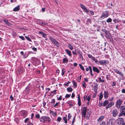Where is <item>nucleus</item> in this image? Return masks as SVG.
I'll return each mask as SVG.
<instances>
[{
	"mask_svg": "<svg viewBox=\"0 0 125 125\" xmlns=\"http://www.w3.org/2000/svg\"><path fill=\"white\" fill-rule=\"evenodd\" d=\"M20 5H19L17 6L16 7V11H18L20 9Z\"/></svg>",
	"mask_w": 125,
	"mask_h": 125,
	"instance_id": "nucleus-38",
	"label": "nucleus"
},
{
	"mask_svg": "<svg viewBox=\"0 0 125 125\" xmlns=\"http://www.w3.org/2000/svg\"><path fill=\"white\" fill-rule=\"evenodd\" d=\"M68 62V60L66 58H64L63 60V63H65L67 62Z\"/></svg>",
	"mask_w": 125,
	"mask_h": 125,
	"instance_id": "nucleus-29",
	"label": "nucleus"
},
{
	"mask_svg": "<svg viewBox=\"0 0 125 125\" xmlns=\"http://www.w3.org/2000/svg\"><path fill=\"white\" fill-rule=\"evenodd\" d=\"M82 86L84 88H86V83L84 81L82 82Z\"/></svg>",
	"mask_w": 125,
	"mask_h": 125,
	"instance_id": "nucleus-32",
	"label": "nucleus"
},
{
	"mask_svg": "<svg viewBox=\"0 0 125 125\" xmlns=\"http://www.w3.org/2000/svg\"><path fill=\"white\" fill-rule=\"evenodd\" d=\"M91 96V95H89L88 96L87 98H86V99L88 101V102L87 103V104L88 105H89V102L91 99V98L90 97Z\"/></svg>",
	"mask_w": 125,
	"mask_h": 125,
	"instance_id": "nucleus-14",
	"label": "nucleus"
},
{
	"mask_svg": "<svg viewBox=\"0 0 125 125\" xmlns=\"http://www.w3.org/2000/svg\"><path fill=\"white\" fill-rule=\"evenodd\" d=\"M80 5L81 8L83 10L84 9V8L85 7V6L84 5L82 4H80Z\"/></svg>",
	"mask_w": 125,
	"mask_h": 125,
	"instance_id": "nucleus-36",
	"label": "nucleus"
},
{
	"mask_svg": "<svg viewBox=\"0 0 125 125\" xmlns=\"http://www.w3.org/2000/svg\"><path fill=\"white\" fill-rule=\"evenodd\" d=\"M116 85V83L115 82V81H114L113 82V84L112 85V86H115Z\"/></svg>",
	"mask_w": 125,
	"mask_h": 125,
	"instance_id": "nucleus-61",
	"label": "nucleus"
},
{
	"mask_svg": "<svg viewBox=\"0 0 125 125\" xmlns=\"http://www.w3.org/2000/svg\"><path fill=\"white\" fill-rule=\"evenodd\" d=\"M105 122L103 121H102L100 124V125H105Z\"/></svg>",
	"mask_w": 125,
	"mask_h": 125,
	"instance_id": "nucleus-46",
	"label": "nucleus"
},
{
	"mask_svg": "<svg viewBox=\"0 0 125 125\" xmlns=\"http://www.w3.org/2000/svg\"><path fill=\"white\" fill-rule=\"evenodd\" d=\"M25 38L28 40L30 42L31 41V39L28 37L27 36H25Z\"/></svg>",
	"mask_w": 125,
	"mask_h": 125,
	"instance_id": "nucleus-37",
	"label": "nucleus"
},
{
	"mask_svg": "<svg viewBox=\"0 0 125 125\" xmlns=\"http://www.w3.org/2000/svg\"><path fill=\"white\" fill-rule=\"evenodd\" d=\"M123 101V100L121 99H118L117 100L116 103V106L119 109L120 108Z\"/></svg>",
	"mask_w": 125,
	"mask_h": 125,
	"instance_id": "nucleus-4",
	"label": "nucleus"
},
{
	"mask_svg": "<svg viewBox=\"0 0 125 125\" xmlns=\"http://www.w3.org/2000/svg\"><path fill=\"white\" fill-rule=\"evenodd\" d=\"M88 56L89 58H90L91 59L92 58V57H93V56L92 55L89 54H88Z\"/></svg>",
	"mask_w": 125,
	"mask_h": 125,
	"instance_id": "nucleus-56",
	"label": "nucleus"
},
{
	"mask_svg": "<svg viewBox=\"0 0 125 125\" xmlns=\"http://www.w3.org/2000/svg\"><path fill=\"white\" fill-rule=\"evenodd\" d=\"M104 118V116L102 115L99 117L98 120V121H101Z\"/></svg>",
	"mask_w": 125,
	"mask_h": 125,
	"instance_id": "nucleus-19",
	"label": "nucleus"
},
{
	"mask_svg": "<svg viewBox=\"0 0 125 125\" xmlns=\"http://www.w3.org/2000/svg\"><path fill=\"white\" fill-rule=\"evenodd\" d=\"M102 31L103 32H105V33L107 31L106 30H105V29H102Z\"/></svg>",
	"mask_w": 125,
	"mask_h": 125,
	"instance_id": "nucleus-64",
	"label": "nucleus"
},
{
	"mask_svg": "<svg viewBox=\"0 0 125 125\" xmlns=\"http://www.w3.org/2000/svg\"><path fill=\"white\" fill-rule=\"evenodd\" d=\"M87 107H84L83 109V111L82 112V115L84 117H85L86 114L87 113Z\"/></svg>",
	"mask_w": 125,
	"mask_h": 125,
	"instance_id": "nucleus-5",
	"label": "nucleus"
},
{
	"mask_svg": "<svg viewBox=\"0 0 125 125\" xmlns=\"http://www.w3.org/2000/svg\"><path fill=\"white\" fill-rule=\"evenodd\" d=\"M113 122L111 121H109L107 122V125H112Z\"/></svg>",
	"mask_w": 125,
	"mask_h": 125,
	"instance_id": "nucleus-25",
	"label": "nucleus"
},
{
	"mask_svg": "<svg viewBox=\"0 0 125 125\" xmlns=\"http://www.w3.org/2000/svg\"><path fill=\"white\" fill-rule=\"evenodd\" d=\"M114 104L113 102H111L109 104H108V105L105 107V108L107 110L108 108L111 107Z\"/></svg>",
	"mask_w": 125,
	"mask_h": 125,
	"instance_id": "nucleus-8",
	"label": "nucleus"
},
{
	"mask_svg": "<svg viewBox=\"0 0 125 125\" xmlns=\"http://www.w3.org/2000/svg\"><path fill=\"white\" fill-rule=\"evenodd\" d=\"M103 94L102 92L100 93V96L99 97V100H101L103 97Z\"/></svg>",
	"mask_w": 125,
	"mask_h": 125,
	"instance_id": "nucleus-23",
	"label": "nucleus"
},
{
	"mask_svg": "<svg viewBox=\"0 0 125 125\" xmlns=\"http://www.w3.org/2000/svg\"><path fill=\"white\" fill-rule=\"evenodd\" d=\"M83 10L87 13L89 12V10L86 8V7Z\"/></svg>",
	"mask_w": 125,
	"mask_h": 125,
	"instance_id": "nucleus-40",
	"label": "nucleus"
},
{
	"mask_svg": "<svg viewBox=\"0 0 125 125\" xmlns=\"http://www.w3.org/2000/svg\"><path fill=\"white\" fill-rule=\"evenodd\" d=\"M79 65L80 68L83 71H84V69L82 65L81 64H79Z\"/></svg>",
	"mask_w": 125,
	"mask_h": 125,
	"instance_id": "nucleus-34",
	"label": "nucleus"
},
{
	"mask_svg": "<svg viewBox=\"0 0 125 125\" xmlns=\"http://www.w3.org/2000/svg\"><path fill=\"white\" fill-rule=\"evenodd\" d=\"M61 118L60 117H58L57 119V121L58 122H60L61 120Z\"/></svg>",
	"mask_w": 125,
	"mask_h": 125,
	"instance_id": "nucleus-51",
	"label": "nucleus"
},
{
	"mask_svg": "<svg viewBox=\"0 0 125 125\" xmlns=\"http://www.w3.org/2000/svg\"><path fill=\"white\" fill-rule=\"evenodd\" d=\"M112 20L110 18H109L106 20V22L108 23L111 22L112 21Z\"/></svg>",
	"mask_w": 125,
	"mask_h": 125,
	"instance_id": "nucleus-28",
	"label": "nucleus"
},
{
	"mask_svg": "<svg viewBox=\"0 0 125 125\" xmlns=\"http://www.w3.org/2000/svg\"><path fill=\"white\" fill-rule=\"evenodd\" d=\"M90 14L92 15H94V12H93V11L90 10Z\"/></svg>",
	"mask_w": 125,
	"mask_h": 125,
	"instance_id": "nucleus-60",
	"label": "nucleus"
},
{
	"mask_svg": "<svg viewBox=\"0 0 125 125\" xmlns=\"http://www.w3.org/2000/svg\"><path fill=\"white\" fill-rule=\"evenodd\" d=\"M32 49L34 52H37V49L36 48L33 47L32 48Z\"/></svg>",
	"mask_w": 125,
	"mask_h": 125,
	"instance_id": "nucleus-52",
	"label": "nucleus"
},
{
	"mask_svg": "<svg viewBox=\"0 0 125 125\" xmlns=\"http://www.w3.org/2000/svg\"><path fill=\"white\" fill-rule=\"evenodd\" d=\"M19 37L22 40H25L24 37L23 36H19Z\"/></svg>",
	"mask_w": 125,
	"mask_h": 125,
	"instance_id": "nucleus-57",
	"label": "nucleus"
},
{
	"mask_svg": "<svg viewBox=\"0 0 125 125\" xmlns=\"http://www.w3.org/2000/svg\"><path fill=\"white\" fill-rule=\"evenodd\" d=\"M65 69L63 68L62 70V76H63L65 73Z\"/></svg>",
	"mask_w": 125,
	"mask_h": 125,
	"instance_id": "nucleus-30",
	"label": "nucleus"
},
{
	"mask_svg": "<svg viewBox=\"0 0 125 125\" xmlns=\"http://www.w3.org/2000/svg\"><path fill=\"white\" fill-rule=\"evenodd\" d=\"M123 121L124 119L123 118H119L117 120V122L118 123L121 124V123H122V124L124 122Z\"/></svg>",
	"mask_w": 125,
	"mask_h": 125,
	"instance_id": "nucleus-7",
	"label": "nucleus"
},
{
	"mask_svg": "<svg viewBox=\"0 0 125 125\" xmlns=\"http://www.w3.org/2000/svg\"><path fill=\"white\" fill-rule=\"evenodd\" d=\"M94 61L95 63L97 64H99V62H98V60L96 59H95V60Z\"/></svg>",
	"mask_w": 125,
	"mask_h": 125,
	"instance_id": "nucleus-48",
	"label": "nucleus"
},
{
	"mask_svg": "<svg viewBox=\"0 0 125 125\" xmlns=\"http://www.w3.org/2000/svg\"><path fill=\"white\" fill-rule=\"evenodd\" d=\"M55 102V99H52V102H51V103H53V104H54Z\"/></svg>",
	"mask_w": 125,
	"mask_h": 125,
	"instance_id": "nucleus-62",
	"label": "nucleus"
},
{
	"mask_svg": "<svg viewBox=\"0 0 125 125\" xmlns=\"http://www.w3.org/2000/svg\"><path fill=\"white\" fill-rule=\"evenodd\" d=\"M97 86V85L96 84L93 87V90H94L95 92H96L97 91V89H98Z\"/></svg>",
	"mask_w": 125,
	"mask_h": 125,
	"instance_id": "nucleus-15",
	"label": "nucleus"
},
{
	"mask_svg": "<svg viewBox=\"0 0 125 125\" xmlns=\"http://www.w3.org/2000/svg\"><path fill=\"white\" fill-rule=\"evenodd\" d=\"M65 51L69 56H71L72 54L71 51L68 49H66L65 50Z\"/></svg>",
	"mask_w": 125,
	"mask_h": 125,
	"instance_id": "nucleus-18",
	"label": "nucleus"
},
{
	"mask_svg": "<svg viewBox=\"0 0 125 125\" xmlns=\"http://www.w3.org/2000/svg\"><path fill=\"white\" fill-rule=\"evenodd\" d=\"M91 20L89 19H88L86 21V24L88 25L89 24H91Z\"/></svg>",
	"mask_w": 125,
	"mask_h": 125,
	"instance_id": "nucleus-20",
	"label": "nucleus"
},
{
	"mask_svg": "<svg viewBox=\"0 0 125 125\" xmlns=\"http://www.w3.org/2000/svg\"><path fill=\"white\" fill-rule=\"evenodd\" d=\"M71 83V82H70L68 81V82L67 83H66L65 84H64V85H65V86L66 85V86H68V85L69 84V83Z\"/></svg>",
	"mask_w": 125,
	"mask_h": 125,
	"instance_id": "nucleus-59",
	"label": "nucleus"
},
{
	"mask_svg": "<svg viewBox=\"0 0 125 125\" xmlns=\"http://www.w3.org/2000/svg\"><path fill=\"white\" fill-rule=\"evenodd\" d=\"M98 79L99 80V82H102V83H103L104 82V80H102L101 77L98 78Z\"/></svg>",
	"mask_w": 125,
	"mask_h": 125,
	"instance_id": "nucleus-27",
	"label": "nucleus"
},
{
	"mask_svg": "<svg viewBox=\"0 0 125 125\" xmlns=\"http://www.w3.org/2000/svg\"><path fill=\"white\" fill-rule=\"evenodd\" d=\"M27 112L26 111H22L21 112V115L23 117H25L27 115Z\"/></svg>",
	"mask_w": 125,
	"mask_h": 125,
	"instance_id": "nucleus-11",
	"label": "nucleus"
},
{
	"mask_svg": "<svg viewBox=\"0 0 125 125\" xmlns=\"http://www.w3.org/2000/svg\"><path fill=\"white\" fill-rule=\"evenodd\" d=\"M75 116H74V118H73V121L72 122V125H74V122L75 120Z\"/></svg>",
	"mask_w": 125,
	"mask_h": 125,
	"instance_id": "nucleus-41",
	"label": "nucleus"
},
{
	"mask_svg": "<svg viewBox=\"0 0 125 125\" xmlns=\"http://www.w3.org/2000/svg\"><path fill=\"white\" fill-rule=\"evenodd\" d=\"M72 82L73 83V85L75 86V87H76L77 86V83L74 80H73L72 81Z\"/></svg>",
	"mask_w": 125,
	"mask_h": 125,
	"instance_id": "nucleus-26",
	"label": "nucleus"
},
{
	"mask_svg": "<svg viewBox=\"0 0 125 125\" xmlns=\"http://www.w3.org/2000/svg\"><path fill=\"white\" fill-rule=\"evenodd\" d=\"M108 93L106 91H104V96L105 98H107L108 97Z\"/></svg>",
	"mask_w": 125,
	"mask_h": 125,
	"instance_id": "nucleus-13",
	"label": "nucleus"
},
{
	"mask_svg": "<svg viewBox=\"0 0 125 125\" xmlns=\"http://www.w3.org/2000/svg\"><path fill=\"white\" fill-rule=\"evenodd\" d=\"M68 47L71 50H72L73 49V47L70 44H69L68 45Z\"/></svg>",
	"mask_w": 125,
	"mask_h": 125,
	"instance_id": "nucleus-31",
	"label": "nucleus"
},
{
	"mask_svg": "<svg viewBox=\"0 0 125 125\" xmlns=\"http://www.w3.org/2000/svg\"><path fill=\"white\" fill-rule=\"evenodd\" d=\"M113 21L114 22V23H115L116 22H119L118 20L116 19H115L113 20Z\"/></svg>",
	"mask_w": 125,
	"mask_h": 125,
	"instance_id": "nucleus-39",
	"label": "nucleus"
},
{
	"mask_svg": "<svg viewBox=\"0 0 125 125\" xmlns=\"http://www.w3.org/2000/svg\"><path fill=\"white\" fill-rule=\"evenodd\" d=\"M121 111L122 113L125 111V106H122L120 108Z\"/></svg>",
	"mask_w": 125,
	"mask_h": 125,
	"instance_id": "nucleus-17",
	"label": "nucleus"
},
{
	"mask_svg": "<svg viewBox=\"0 0 125 125\" xmlns=\"http://www.w3.org/2000/svg\"><path fill=\"white\" fill-rule=\"evenodd\" d=\"M89 68L90 72V74L92 76H93V74L92 73V68L90 66H89Z\"/></svg>",
	"mask_w": 125,
	"mask_h": 125,
	"instance_id": "nucleus-22",
	"label": "nucleus"
},
{
	"mask_svg": "<svg viewBox=\"0 0 125 125\" xmlns=\"http://www.w3.org/2000/svg\"><path fill=\"white\" fill-rule=\"evenodd\" d=\"M3 21L7 25H9L10 24V23L8 22V21L5 19H4L3 20Z\"/></svg>",
	"mask_w": 125,
	"mask_h": 125,
	"instance_id": "nucleus-21",
	"label": "nucleus"
},
{
	"mask_svg": "<svg viewBox=\"0 0 125 125\" xmlns=\"http://www.w3.org/2000/svg\"><path fill=\"white\" fill-rule=\"evenodd\" d=\"M78 104L79 106L81 105V99L80 98V96L79 94H78Z\"/></svg>",
	"mask_w": 125,
	"mask_h": 125,
	"instance_id": "nucleus-12",
	"label": "nucleus"
},
{
	"mask_svg": "<svg viewBox=\"0 0 125 125\" xmlns=\"http://www.w3.org/2000/svg\"><path fill=\"white\" fill-rule=\"evenodd\" d=\"M71 96V94H66L65 96V97L66 98H69Z\"/></svg>",
	"mask_w": 125,
	"mask_h": 125,
	"instance_id": "nucleus-47",
	"label": "nucleus"
},
{
	"mask_svg": "<svg viewBox=\"0 0 125 125\" xmlns=\"http://www.w3.org/2000/svg\"><path fill=\"white\" fill-rule=\"evenodd\" d=\"M113 116L114 117L116 116L118 114V112L117 109H114L112 112Z\"/></svg>",
	"mask_w": 125,
	"mask_h": 125,
	"instance_id": "nucleus-6",
	"label": "nucleus"
},
{
	"mask_svg": "<svg viewBox=\"0 0 125 125\" xmlns=\"http://www.w3.org/2000/svg\"><path fill=\"white\" fill-rule=\"evenodd\" d=\"M79 57H80V58H81V60H83V57L82 54L79 55Z\"/></svg>",
	"mask_w": 125,
	"mask_h": 125,
	"instance_id": "nucleus-55",
	"label": "nucleus"
},
{
	"mask_svg": "<svg viewBox=\"0 0 125 125\" xmlns=\"http://www.w3.org/2000/svg\"><path fill=\"white\" fill-rule=\"evenodd\" d=\"M40 120L41 122L43 123L47 121L49 122L51 120V119L49 117L46 116H43L40 118Z\"/></svg>",
	"mask_w": 125,
	"mask_h": 125,
	"instance_id": "nucleus-1",
	"label": "nucleus"
},
{
	"mask_svg": "<svg viewBox=\"0 0 125 125\" xmlns=\"http://www.w3.org/2000/svg\"><path fill=\"white\" fill-rule=\"evenodd\" d=\"M99 63L102 65H105V63H108V61H107L101 60L99 61Z\"/></svg>",
	"mask_w": 125,
	"mask_h": 125,
	"instance_id": "nucleus-9",
	"label": "nucleus"
},
{
	"mask_svg": "<svg viewBox=\"0 0 125 125\" xmlns=\"http://www.w3.org/2000/svg\"><path fill=\"white\" fill-rule=\"evenodd\" d=\"M110 76L109 75H107L106 76V78L108 80L110 79Z\"/></svg>",
	"mask_w": 125,
	"mask_h": 125,
	"instance_id": "nucleus-54",
	"label": "nucleus"
},
{
	"mask_svg": "<svg viewBox=\"0 0 125 125\" xmlns=\"http://www.w3.org/2000/svg\"><path fill=\"white\" fill-rule=\"evenodd\" d=\"M105 34L106 35H107V36H106V37H108V38H109V36H110V33L109 31H107L106 33H105Z\"/></svg>",
	"mask_w": 125,
	"mask_h": 125,
	"instance_id": "nucleus-35",
	"label": "nucleus"
},
{
	"mask_svg": "<svg viewBox=\"0 0 125 125\" xmlns=\"http://www.w3.org/2000/svg\"><path fill=\"white\" fill-rule=\"evenodd\" d=\"M93 70L94 72H96L97 73H99V70L96 67L93 66Z\"/></svg>",
	"mask_w": 125,
	"mask_h": 125,
	"instance_id": "nucleus-10",
	"label": "nucleus"
},
{
	"mask_svg": "<svg viewBox=\"0 0 125 125\" xmlns=\"http://www.w3.org/2000/svg\"><path fill=\"white\" fill-rule=\"evenodd\" d=\"M75 96V94L74 93H73L72 94L71 97L72 98H73Z\"/></svg>",
	"mask_w": 125,
	"mask_h": 125,
	"instance_id": "nucleus-63",
	"label": "nucleus"
},
{
	"mask_svg": "<svg viewBox=\"0 0 125 125\" xmlns=\"http://www.w3.org/2000/svg\"><path fill=\"white\" fill-rule=\"evenodd\" d=\"M114 70L115 71V72L117 74H118L119 72V71L117 69H114Z\"/></svg>",
	"mask_w": 125,
	"mask_h": 125,
	"instance_id": "nucleus-42",
	"label": "nucleus"
},
{
	"mask_svg": "<svg viewBox=\"0 0 125 125\" xmlns=\"http://www.w3.org/2000/svg\"><path fill=\"white\" fill-rule=\"evenodd\" d=\"M109 15L108 11H105L103 13L100 17V19L101 20H102L108 17Z\"/></svg>",
	"mask_w": 125,
	"mask_h": 125,
	"instance_id": "nucleus-2",
	"label": "nucleus"
},
{
	"mask_svg": "<svg viewBox=\"0 0 125 125\" xmlns=\"http://www.w3.org/2000/svg\"><path fill=\"white\" fill-rule=\"evenodd\" d=\"M57 99L58 100H61L62 98V96H60L59 98L57 97Z\"/></svg>",
	"mask_w": 125,
	"mask_h": 125,
	"instance_id": "nucleus-58",
	"label": "nucleus"
},
{
	"mask_svg": "<svg viewBox=\"0 0 125 125\" xmlns=\"http://www.w3.org/2000/svg\"><path fill=\"white\" fill-rule=\"evenodd\" d=\"M67 91L69 92H71L73 91L72 88L71 87L67 88Z\"/></svg>",
	"mask_w": 125,
	"mask_h": 125,
	"instance_id": "nucleus-24",
	"label": "nucleus"
},
{
	"mask_svg": "<svg viewBox=\"0 0 125 125\" xmlns=\"http://www.w3.org/2000/svg\"><path fill=\"white\" fill-rule=\"evenodd\" d=\"M63 120L64 121L65 123H67V118L66 117H63Z\"/></svg>",
	"mask_w": 125,
	"mask_h": 125,
	"instance_id": "nucleus-33",
	"label": "nucleus"
},
{
	"mask_svg": "<svg viewBox=\"0 0 125 125\" xmlns=\"http://www.w3.org/2000/svg\"><path fill=\"white\" fill-rule=\"evenodd\" d=\"M59 104V102L56 103V104L54 105L53 106L54 107H56V106H58Z\"/></svg>",
	"mask_w": 125,
	"mask_h": 125,
	"instance_id": "nucleus-53",
	"label": "nucleus"
},
{
	"mask_svg": "<svg viewBox=\"0 0 125 125\" xmlns=\"http://www.w3.org/2000/svg\"><path fill=\"white\" fill-rule=\"evenodd\" d=\"M35 117L37 118H39L40 117V115L39 114H37L35 115Z\"/></svg>",
	"mask_w": 125,
	"mask_h": 125,
	"instance_id": "nucleus-50",
	"label": "nucleus"
},
{
	"mask_svg": "<svg viewBox=\"0 0 125 125\" xmlns=\"http://www.w3.org/2000/svg\"><path fill=\"white\" fill-rule=\"evenodd\" d=\"M50 40L51 41L52 43L55 45L57 47H59V43L55 39L53 38L50 37L49 38Z\"/></svg>",
	"mask_w": 125,
	"mask_h": 125,
	"instance_id": "nucleus-3",
	"label": "nucleus"
},
{
	"mask_svg": "<svg viewBox=\"0 0 125 125\" xmlns=\"http://www.w3.org/2000/svg\"><path fill=\"white\" fill-rule=\"evenodd\" d=\"M77 52L79 54V55L82 54V52L79 50H77Z\"/></svg>",
	"mask_w": 125,
	"mask_h": 125,
	"instance_id": "nucleus-49",
	"label": "nucleus"
},
{
	"mask_svg": "<svg viewBox=\"0 0 125 125\" xmlns=\"http://www.w3.org/2000/svg\"><path fill=\"white\" fill-rule=\"evenodd\" d=\"M71 117V115L70 113H69L68 114V120H69L70 119Z\"/></svg>",
	"mask_w": 125,
	"mask_h": 125,
	"instance_id": "nucleus-45",
	"label": "nucleus"
},
{
	"mask_svg": "<svg viewBox=\"0 0 125 125\" xmlns=\"http://www.w3.org/2000/svg\"><path fill=\"white\" fill-rule=\"evenodd\" d=\"M68 104L69 105L70 107L73 106V103L72 102H69L68 103Z\"/></svg>",
	"mask_w": 125,
	"mask_h": 125,
	"instance_id": "nucleus-44",
	"label": "nucleus"
},
{
	"mask_svg": "<svg viewBox=\"0 0 125 125\" xmlns=\"http://www.w3.org/2000/svg\"><path fill=\"white\" fill-rule=\"evenodd\" d=\"M56 90H55L53 91L51 93V94H53V95L55 94H56Z\"/></svg>",
	"mask_w": 125,
	"mask_h": 125,
	"instance_id": "nucleus-43",
	"label": "nucleus"
},
{
	"mask_svg": "<svg viewBox=\"0 0 125 125\" xmlns=\"http://www.w3.org/2000/svg\"><path fill=\"white\" fill-rule=\"evenodd\" d=\"M109 101L108 100H106L104 101L103 103V106H105L107 104H108Z\"/></svg>",
	"mask_w": 125,
	"mask_h": 125,
	"instance_id": "nucleus-16",
	"label": "nucleus"
}]
</instances>
